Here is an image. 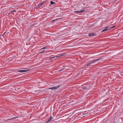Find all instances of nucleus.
I'll list each match as a JSON object with an SVG mask.
<instances>
[{
    "label": "nucleus",
    "mask_w": 123,
    "mask_h": 123,
    "mask_svg": "<svg viewBox=\"0 0 123 123\" xmlns=\"http://www.w3.org/2000/svg\"><path fill=\"white\" fill-rule=\"evenodd\" d=\"M100 60H101L100 59H98L93 61H89L87 65V67H89L90 66L93 65L92 64L94 62H96L97 61H99Z\"/></svg>",
    "instance_id": "nucleus-1"
},
{
    "label": "nucleus",
    "mask_w": 123,
    "mask_h": 123,
    "mask_svg": "<svg viewBox=\"0 0 123 123\" xmlns=\"http://www.w3.org/2000/svg\"><path fill=\"white\" fill-rule=\"evenodd\" d=\"M111 27L109 26V27H107L106 26L105 27V28L102 31V32H104L105 31H107L110 29L112 28V27Z\"/></svg>",
    "instance_id": "nucleus-2"
},
{
    "label": "nucleus",
    "mask_w": 123,
    "mask_h": 123,
    "mask_svg": "<svg viewBox=\"0 0 123 123\" xmlns=\"http://www.w3.org/2000/svg\"><path fill=\"white\" fill-rule=\"evenodd\" d=\"M61 86V85L58 86L54 87H53V90H55L57 89H58V88H59L60 86Z\"/></svg>",
    "instance_id": "nucleus-3"
},
{
    "label": "nucleus",
    "mask_w": 123,
    "mask_h": 123,
    "mask_svg": "<svg viewBox=\"0 0 123 123\" xmlns=\"http://www.w3.org/2000/svg\"><path fill=\"white\" fill-rule=\"evenodd\" d=\"M29 71V70H20L18 71V72H20L21 73H23L25 72H26Z\"/></svg>",
    "instance_id": "nucleus-4"
},
{
    "label": "nucleus",
    "mask_w": 123,
    "mask_h": 123,
    "mask_svg": "<svg viewBox=\"0 0 123 123\" xmlns=\"http://www.w3.org/2000/svg\"><path fill=\"white\" fill-rule=\"evenodd\" d=\"M53 118L51 116L49 118L46 122V123H48L49 122L51 121V120H52V119Z\"/></svg>",
    "instance_id": "nucleus-5"
},
{
    "label": "nucleus",
    "mask_w": 123,
    "mask_h": 123,
    "mask_svg": "<svg viewBox=\"0 0 123 123\" xmlns=\"http://www.w3.org/2000/svg\"><path fill=\"white\" fill-rule=\"evenodd\" d=\"M99 59H100L101 60L99 61H97V62L98 61V62H97L95 63L97 64L98 62H101L103 60H105L104 59H105L103 58Z\"/></svg>",
    "instance_id": "nucleus-6"
},
{
    "label": "nucleus",
    "mask_w": 123,
    "mask_h": 123,
    "mask_svg": "<svg viewBox=\"0 0 123 123\" xmlns=\"http://www.w3.org/2000/svg\"><path fill=\"white\" fill-rule=\"evenodd\" d=\"M85 12V10H81L80 11H74V12H75V13H77V12L81 13V12Z\"/></svg>",
    "instance_id": "nucleus-7"
},
{
    "label": "nucleus",
    "mask_w": 123,
    "mask_h": 123,
    "mask_svg": "<svg viewBox=\"0 0 123 123\" xmlns=\"http://www.w3.org/2000/svg\"><path fill=\"white\" fill-rule=\"evenodd\" d=\"M95 34L94 33H89V36H92L95 35Z\"/></svg>",
    "instance_id": "nucleus-8"
},
{
    "label": "nucleus",
    "mask_w": 123,
    "mask_h": 123,
    "mask_svg": "<svg viewBox=\"0 0 123 123\" xmlns=\"http://www.w3.org/2000/svg\"><path fill=\"white\" fill-rule=\"evenodd\" d=\"M50 4H51L53 5L54 4H55V2H53V1H50Z\"/></svg>",
    "instance_id": "nucleus-9"
},
{
    "label": "nucleus",
    "mask_w": 123,
    "mask_h": 123,
    "mask_svg": "<svg viewBox=\"0 0 123 123\" xmlns=\"http://www.w3.org/2000/svg\"><path fill=\"white\" fill-rule=\"evenodd\" d=\"M62 68V69H61L59 70L58 71H62L64 69H66V68Z\"/></svg>",
    "instance_id": "nucleus-10"
},
{
    "label": "nucleus",
    "mask_w": 123,
    "mask_h": 123,
    "mask_svg": "<svg viewBox=\"0 0 123 123\" xmlns=\"http://www.w3.org/2000/svg\"><path fill=\"white\" fill-rule=\"evenodd\" d=\"M47 47H43V48H41V49H47Z\"/></svg>",
    "instance_id": "nucleus-11"
},
{
    "label": "nucleus",
    "mask_w": 123,
    "mask_h": 123,
    "mask_svg": "<svg viewBox=\"0 0 123 123\" xmlns=\"http://www.w3.org/2000/svg\"><path fill=\"white\" fill-rule=\"evenodd\" d=\"M88 88H89V87H85L84 88H83L84 89H89Z\"/></svg>",
    "instance_id": "nucleus-12"
},
{
    "label": "nucleus",
    "mask_w": 123,
    "mask_h": 123,
    "mask_svg": "<svg viewBox=\"0 0 123 123\" xmlns=\"http://www.w3.org/2000/svg\"><path fill=\"white\" fill-rule=\"evenodd\" d=\"M18 117H13L12 118L10 119H14V118H18Z\"/></svg>",
    "instance_id": "nucleus-13"
},
{
    "label": "nucleus",
    "mask_w": 123,
    "mask_h": 123,
    "mask_svg": "<svg viewBox=\"0 0 123 123\" xmlns=\"http://www.w3.org/2000/svg\"><path fill=\"white\" fill-rule=\"evenodd\" d=\"M49 89H52L53 90V87H49L48 88Z\"/></svg>",
    "instance_id": "nucleus-14"
},
{
    "label": "nucleus",
    "mask_w": 123,
    "mask_h": 123,
    "mask_svg": "<svg viewBox=\"0 0 123 123\" xmlns=\"http://www.w3.org/2000/svg\"><path fill=\"white\" fill-rule=\"evenodd\" d=\"M43 2L42 3H41L38 6H41L42 5V4L43 3Z\"/></svg>",
    "instance_id": "nucleus-15"
},
{
    "label": "nucleus",
    "mask_w": 123,
    "mask_h": 123,
    "mask_svg": "<svg viewBox=\"0 0 123 123\" xmlns=\"http://www.w3.org/2000/svg\"><path fill=\"white\" fill-rule=\"evenodd\" d=\"M45 51L44 50H43L41 52H40V53H43Z\"/></svg>",
    "instance_id": "nucleus-16"
},
{
    "label": "nucleus",
    "mask_w": 123,
    "mask_h": 123,
    "mask_svg": "<svg viewBox=\"0 0 123 123\" xmlns=\"http://www.w3.org/2000/svg\"><path fill=\"white\" fill-rule=\"evenodd\" d=\"M84 113H84V114H86V113H88V112H86V111H85L84 112Z\"/></svg>",
    "instance_id": "nucleus-17"
},
{
    "label": "nucleus",
    "mask_w": 123,
    "mask_h": 123,
    "mask_svg": "<svg viewBox=\"0 0 123 123\" xmlns=\"http://www.w3.org/2000/svg\"><path fill=\"white\" fill-rule=\"evenodd\" d=\"M16 11V10H13L11 12H15Z\"/></svg>",
    "instance_id": "nucleus-18"
},
{
    "label": "nucleus",
    "mask_w": 123,
    "mask_h": 123,
    "mask_svg": "<svg viewBox=\"0 0 123 123\" xmlns=\"http://www.w3.org/2000/svg\"><path fill=\"white\" fill-rule=\"evenodd\" d=\"M6 32H5L4 33L3 35H4L5 33H6Z\"/></svg>",
    "instance_id": "nucleus-19"
},
{
    "label": "nucleus",
    "mask_w": 123,
    "mask_h": 123,
    "mask_svg": "<svg viewBox=\"0 0 123 123\" xmlns=\"http://www.w3.org/2000/svg\"><path fill=\"white\" fill-rule=\"evenodd\" d=\"M54 57H52V58H54Z\"/></svg>",
    "instance_id": "nucleus-20"
}]
</instances>
